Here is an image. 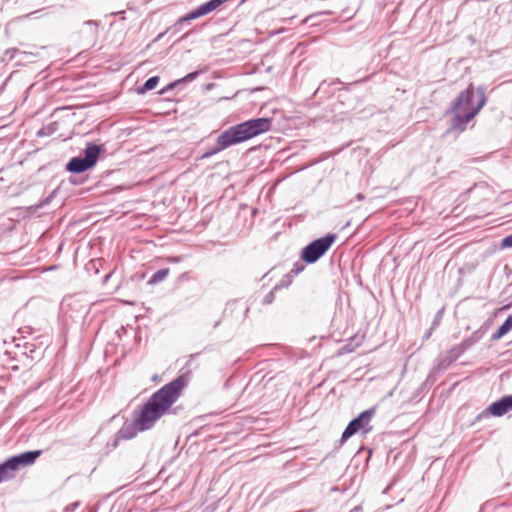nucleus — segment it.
<instances>
[{
    "instance_id": "nucleus-1",
    "label": "nucleus",
    "mask_w": 512,
    "mask_h": 512,
    "mask_svg": "<svg viewBox=\"0 0 512 512\" xmlns=\"http://www.w3.org/2000/svg\"><path fill=\"white\" fill-rule=\"evenodd\" d=\"M184 386L185 382L183 378L178 377L153 393L143 405L140 414L135 419L134 423L125 424L120 429V437L124 439H131L136 436L137 432L151 429L178 400Z\"/></svg>"
},
{
    "instance_id": "nucleus-2",
    "label": "nucleus",
    "mask_w": 512,
    "mask_h": 512,
    "mask_svg": "<svg viewBox=\"0 0 512 512\" xmlns=\"http://www.w3.org/2000/svg\"><path fill=\"white\" fill-rule=\"evenodd\" d=\"M485 90L478 87L476 90L470 84L467 89L460 92L453 101L450 111L454 113L451 121V129L464 131L467 124L479 113L486 104Z\"/></svg>"
},
{
    "instance_id": "nucleus-3",
    "label": "nucleus",
    "mask_w": 512,
    "mask_h": 512,
    "mask_svg": "<svg viewBox=\"0 0 512 512\" xmlns=\"http://www.w3.org/2000/svg\"><path fill=\"white\" fill-rule=\"evenodd\" d=\"M272 127V119L267 117L250 119L233 125L220 134L221 148H229L240 144L262 133L268 132Z\"/></svg>"
},
{
    "instance_id": "nucleus-4",
    "label": "nucleus",
    "mask_w": 512,
    "mask_h": 512,
    "mask_svg": "<svg viewBox=\"0 0 512 512\" xmlns=\"http://www.w3.org/2000/svg\"><path fill=\"white\" fill-rule=\"evenodd\" d=\"M337 238L336 234H327L310 242L301 252V258L309 264L315 263L320 259L331 247Z\"/></svg>"
},
{
    "instance_id": "nucleus-5",
    "label": "nucleus",
    "mask_w": 512,
    "mask_h": 512,
    "mask_svg": "<svg viewBox=\"0 0 512 512\" xmlns=\"http://www.w3.org/2000/svg\"><path fill=\"white\" fill-rule=\"evenodd\" d=\"M100 152V146L88 144L84 150V157H73L67 163L66 169L71 173H82L96 164Z\"/></svg>"
},
{
    "instance_id": "nucleus-6",
    "label": "nucleus",
    "mask_w": 512,
    "mask_h": 512,
    "mask_svg": "<svg viewBox=\"0 0 512 512\" xmlns=\"http://www.w3.org/2000/svg\"><path fill=\"white\" fill-rule=\"evenodd\" d=\"M375 414V408H370L368 410L363 411L359 414L358 417L354 418L349 422L344 432L342 433L341 440L342 442L346 441L353 435H355L360 429H364V432L367 433L371 430V428H366L372 417Z\"/></svg>"
},
{
    "instance_id": "nucleus-7",
    "label": "nucleus",
    "mask_w": 512,
    "mask_h": 512,
    "mask_svg": "<svg viewBox=\"0 0 512 512\" xmlns=\"http://www.w3.org/2000/svg\"><path fill=\"white\" fill-rule=\"evenodd\" d=\"M228 0H209L208 2L200 5L197 9L191 11L185 16L179 18L175 23V26L188 24L190 21L202 17L216 10L222 4L227 2Z\"/></svg>"
},
{
    "instance_id": "nucleus-8",
    "label": "nucleus",
    "mask_w": 512,
    "mask_h": 512,
    "mask_svg": "<svg viewBox=\"0 0 512 512\" xmlns=\"http://www.w3.org/2000/svg\"><path fill=\"white\" fill-rule=\"evenodd\" d=\"M512 410V395L503 396L498 401L491 403L479 416L481 418L486 415L501 417Z\"/></svg>"
},
{
    "instance_id": "nucleus-9",
    "label": "nucleus",
    "mask_w": 512,
    "mask_h": 512,
    "mask_svg": "<svg viewBox=\"0 0 512 512\" xmlns=\"http://www.w3.org/2000/svg\"><path fill=\"white\" fill-rule=\"evenodd\" d=\"M41 450L27 451L21 454L15 455L9 458L10 463L13 465L15 470H18L21 466L32 465L36 459L41 455Z\"/></svg>"
},
{
    "instance_id": "nucleus-10",
    "label": "nucleus",
    "mask_w": 512,
    "mask_h": 512,
    "mask_svg": "<svg viewBox=\"0 0 512 512\" xmlns=\"http://www.w3.org/2000/svg\"><path fill=\"white\" fill-rule=\"evenodd\" d=\"M512 330V314L509 315L498 330L492 335V340H499Z\"/></svg>"
},
{
    "instance_id": "nucleus-11",
    "label": "nucleus",
    "mask_w": 512,
    "mask_h": 512,
    "mask_svg": "<svg viewBox=\"0 0 512 512\" xmlns=\"http://www.w3.org/2000/svg\"><path fill=\"white\" fill-rule=\"evenodd\" d=\"M483 335H484V331L481 330V329H478L475 332H473L471 336H469L468 338L464 339L461 342V345L463 346V348L466 351L469 348H471L473 345L478 343L481 340V338L483 337Z\"/></svg>"
},
{
    "instance_id": "nucleus-12",
    "label": "nucleus",
    "mask_w": 512,
    "mask_h": 512,
    "mask_svg": "<svg viewBox=\"0 0 512 512\" xmlns=\"http://www.w3.org/2000/svg\"><path fill=\"white\" fill-rule=\"evenodd\" d=\"M16 471L13 467V465L10 463V460H6L2 464H0V482L3 480H6L10 478L12 475L11 473Z\"/></svg>"
},
{
    "instance_id": "nucleus-13",
    "label": "nucleus",
    "mask_w": 512,
    "mask_h": 512,
    "mask_svg": "<svg viewBox=\"0 0 512 512\" xmlns=\"http://www.w3.org/2000/svg\"><path fill=\"white\" fill-rule=\"evenodd\" d=\"M159 83V77L153 76L145 81V83L137 88L138 94H144L147 91L154 89Z\"/></svg>"
},
{
    "instance_id": "nucleus-14",
    "label": "nucleus",
    "mask_w": 512,
    "mask_h": 512,
    "mask_svg": "<svg viewBox=\"0 0 512 512\" xmlns=\"http://www.w3.org/2000/svg\"><path fill=\"white\" fill-rule=\"evenodd\" d=\"M170 270L168 268H163L155 272L150 279L148 280L149 285H155L157 283L162 282L169 275Z\"/></svg>"
},
{
    "instance_id": "nucleus-15",
    "label": "nucleus",
    "mask_w": 512,
    "mask_h": 512,
    "mask_svg": "<svg viewBox=\"0 0 512 512\" xmlns=\"http://www.w3.org/2000/svg\"><path fill=\"white\" fill-rule=\"evenodd\" d=\"M199 75V73L197 71L195 72H191L189 74H187L185 77H183L182 79H178L177 81L169 84L167 86V89H172L174 88L176 85H178L179 83H187V82H191L193 80H195L197 78V76Z\"/></svg>"
},
{
    "instance_id": "nucleus-16",
    "label": "nucleus",
    "mask_w": 512,
    "mask_h": 512,
    "mask_svg": "<svg viewBox=\"0 0 512 512\" xmlns=\"http://www.w3.org/2000/svg\"><path fill=\"white\" fill-rule=\"evenodd\" d=\"M465 352V349L460 344L452 347L448 352L447 355L454 361H456L463 353Z\"/></svg>"
},
{
    "instance_id": "nucleus-17",
    "label": "nucleus",
    "mask_w": 512,
    "mask_h": 512,
    "mask_svg": "<svg viewBox=\"0 0 512 512\" xmlns=\"http://www.w3.org/2000/svg\"><path fill=\"white\" fill-rule=\"evenodd\" d=\"M465 352V349L460 344L452 347L448 352L447 355L454 361H456L463 353Z\"/></svg>"
},
{
    "instance_id": "nucleus-18",
    "label": "nucleus",
    "mask_w": 512,
    "mask_h": 512,
    "mask_svg": "<svg viewBox=\"0 0 512 512\" xmlns=\"http://www.w3.org/2000/svg\"><path fill=\"white\" fill-rule=\"evenodd\" d=\"M221 144H220V135L217 137L216 139V146L208 151H206L202 156L201 158L202 159H205V158H209L217 153H219L220 151L222 150H225L226 148H221Z\"/></svg>"
},
{
    "instance_id": "nucleus-19",
    "label": "nucleus",
    "mask_w": 512,
    "mask_h": 512,
    "mask_svg": "<svg viewBox=\"0 0 512 512\" xmlns=\"http://www.w3.org/2000/svg\"><path fill=\"white\" fill-rule=\"evenodd\" d=\"M453 363V360L446 354L442 356L438 361V368L440 370L447 369L451 364Z\"/></svg>"
},
{
    "instance_id": "nucleus-20",
    "label": "nucleus",
    "mask_w": 512,
    "mask_h": 512,
    "mask_svg": "<svg viewBox=\"0 0 512 512\" xmlns=\"http://www.w3.org/2000/svg\"><path fill=\"white\" fill-rule=\"evenodd\" d=\"M84 26L89 30L91 36L97 35V22L89 20L84 23Z\"/></svg>"
},
{
    "instance_id": "nucleus-21",
    "label": "nucleus",
    "mask_w": 512,
    "mask_h": 512,
    "mask_svg": "<svg viewBox=\"0 0 512 512\" xmlns=\"http://www.w3.org/2000/svg\"><path fill=\"white\" fill-rule=\"evenodd\" d=\"M275 299V293L274 291H270L269 293H267L264 298H263V304L265 305H269L271 304Z\"/></svg>"
},
{
    "instance_id": "nucleus-22",
    "label": "nucleus",
    "mask_w": 512,
    "mask_h": 512,
    "mask_svg": "<svg viewBox=\"0 0 512 512\" xmlns=\"http://www.w3.org/2000/svg\"><path fill=\"white\" fill-rule=\"evenodd\" d=\"M502 247H512V234L502 239Z\"/></svg>"
},
{
    "instance_id": "nucleus-23",
    "label": "nucleus",
    "mask_w": 512,
    "mask_h": 512,
    "mask_svg": "<svg viewBox=\"0 0 512 512\" xmlns=\"http://www.w3.org/2000/svg\"><path fill=\"white\" fill-rule=\"evenodd\" d=\"M350 512H363L362 506L358 505L354 507Z\"/></svg>"
},
{
    "instance_id": "nucleus-24",
    "label": "nucleus",
    "mask_w": 512,
    "mask_h": 512,
    "mask_svg": "<svg viewBox=\"0 0 512 512\" xmlns=\"http://www.w3.org/2000/svg\"><path fill=\"white\" fill-rule=\"evenodd\" d=\"M180 261H181L180 257H173V258L169 259V262H172V263H177V262H180Z\"/></svg>"
}]
</instances>
